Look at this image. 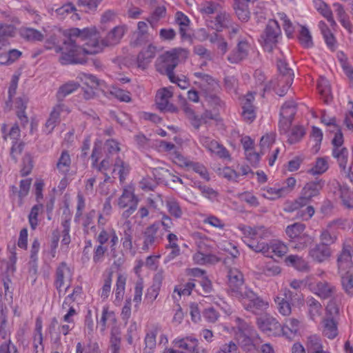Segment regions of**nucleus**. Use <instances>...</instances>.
<instances>
[{"instance_id": "1", "label": "nucleus", "mask_w": 353, "mask_h": 353, "mask_svg": "<svg viewBox=\"0 0 353 353\" xmlns=\"http://www.w3.org/2000/svg\"><path fill=\"white\" fill-rule=\"evenodd\" d=\"M126 31L124 25L115 26L99 41L95 28H72L63 42L60 61L62 64L82 63L86 54H97L105 46L119 43Z\"/></svg>"}, {"instance_id": "2", "label": "nucleus", "mask_w": 353, "mask_h": 353, "mask_svg": "<svg viewBox=\"0 0 353 353\" xmlns=\"http://www.w3.org/2000/svg\"><path fill=\"white\" fill-rule=\"evenodd\" d=\"M243 233L244 243L253 251L261 252L267 257L272 258L274 256L282 257L288 251V246L279 240L271 241L269 243L259 241L270 236V232L263 226L243 225L239 227Z\"/></svg>"}, {"instance_id": "3", "label": "nucleus", "mask_w": 353, "mask_h": 353, "mask_svg": "<svg viewBox=\"0 0 353 353\" xmlns=\"http://www.w3.org/2000/svg\"><path fill=\"white\" fill-rule=\"evenodd\" d=\"M188 51L184 48H174L161 54L157 59L155 66L157 70L166 74L171 82L174 81V69L179 61L187 59Z\"/></svg>"}, {"instance_id": "4", "label": "nucleus", "mask_w": 353, "mask_h": 353, "mask_svg": "<svg viewBox=\"0 0 353 353\" xmlns=\"http://www.w3.org/2000/svg\"><path fill=\"white\" fill-rule=\"evenodd\" d=\"M325 185V181L322 179L310 181L307 183L303 188L300 196L293 203L286 205L285 210L287 212H294L300 208L305 206L310 202L312 198L317 196Z\"/></svg>"}, {"instance_id": "5", "label": "nucleus", "mask_w": 353, "mask_h": 353, "mask_svg": "<svg viewBox=\"0 0 353 353\" xmlns=\"http://www.w3.org/2000/svg\"><path fill=\"white\" fill-rule=\"evenodd\" d=\"M236 328L234 330V336L244 351H250L253 347L254 339L258 337V334L253 327L239 317H236Z\"/></svg>"}, {"instance_id": "6", "label": "nucleus", "mask_w": 353, "mask_h": 353, "mask_svg": "<svg viewBox=\"0 0 353 353\" xmlns=\"http://www.w3.org/2000/svg\"><path fill=\"white\" fill-rule=\"evenodd\" d=\"M243 307L254 314H259L269 307L268 301L263 300L255 294L251 289L245 288L243 292L236 297Z\"/></svg>"}, {"instance_id": "7", "label": "nucleus", "mask_w": 353, "mask_h": 353, "mask_svg": "<svg viewBox=\"0 0 353 353\" xmlns=\"http://www.w3.org/2000/svg\"><path fill=\"white\" fill-rule=\"evenodd\" d=\"M73 271L66 263H61L56 269L54 285L59 296L65 294L71 285Z\"/></svg>"}, {"instance_id": "8", "label": "nucleus", "mask_w": 353, "mask_h": 353, "mask_svg": "<svg viewBox=\"0 0 353 353\" xmlns=\"http://www.w3.org/2000/svg\"><path fill=\"white\" fill-rule=\"evenodd\" d=\"M281 35L279 24L276 20H270L263 34L261 35V44L265 50L272 52L276 46Z\"/></svg>"}, {"instance_id": "9", "label": "nucleus", "mask_w": 353, "mask_h": 353, "mask_svg": "<svg viewBox=\"0 0 353 353\" xmlns=\"http://www.w3.org/2000/svg\"><path fill=\"white\" fill-rule=\"evenodd\" d=\"M296 112V106L292 101H287L282 105L279 122V128L281 133L286 134L288 132Z\"/></svg>"}, {"instance_id": "10", "label": "nucleus", "mask_w": 353, "mask_h": 353, "mask_svg": "<svg viewBox=\"0 0 353 353\" xmlns=\"http://www.w3.org/2000/svg\"><path fill=\"white\" fill-rule=\"evenodd\" d=\"M137 205L138 199L135 196L132 188L130 187L125 188L118 200L119 208H125L129 205L128 209L123 212V216H130L136 210Z\"/></svg>"}, {"instance_id": "11", "label": "nucleus", "mask_w": 353, "mask_h": 353, "mask_svg": "<svg viewBox=\"0 0 353 353\" xmlns=\"http://www.w3.org/2000/svg\"><path fill=\"white\" fill-rule=\"evenodd\" d=\"M329 188L336 196H339L344 206L353 208V191L339 181L333 180L329 183Z\"/></svg>"}, {"instance_id": "12", "label": "nucleus", "mask_w": 353, "mask_h": 353, "mask_svg": "<svg viewBox=\"0 0 353 353\" xmlns=\"http://www.w3.org/2000/svg\"><path fill=\"white\" fill-rule=\"evenodd\" d=\"M117 322L114 312L110 310L108 306H104L102 309L101 318L98 321L100 331L104 332L106 329L111 328V336H112V334L119 335L117 328Z\"/></svg>"}, {"instance_id": "13", "label": "nucleus", "mask_w": 353, "mask_h": 353, "mask_svg": "<svg viewBox=\"0 0 353 353\" xmlns=\"http://www.w3.org/2000/svg\"><path fill=\"white\" fill-rule=\"evenodd\" d=\"M119 228L121 235V243L123 248L126 252L134 256L136 253L135 249L133 247L132 238L134 229L130 221H125L120 226Z\"/></svg>"}, {"instance_id": "14", "label": "nucleus", "mask_w": 353, "mask_h": 353, "mask_svg": "<svg viewBox=\"0 0 353 353\" xmlns=\"http://www.w3.org/2000/svg\"><path fill=\"white\" fill-rule=\"evenodd\" d=\"M200 143L212 154H214L221 159H230L228 150L223 145L211 138L201 135L199 137Z\"/></svg>"}, {"instance_id": "15", "label": "nucleus", "mask_w": 353, "mask_h": 353, "mask_svg": "<svg viewBox=\"0 0 353 353\" xmlns=\"http://www.w3.org/2000/svg\"><path fill=\"white\" fill-rule=\"evenodd\" d=\"M228 285L232 295L238 297L243 292L245 288H243V275L236 268L230 269L228 272Z\"/></svg>"}, {"instance_id": "16", "label": "nucleus", "mask_w": 353, "mask_h": 353, "mask_svg": "<svg viewBox=\"0 0 353 353\" xmlns=\"http://www.w3.org/2000/svg\"><path fill=\"white\" fill-rule=\"evenodd\" d=\"M343 225V221L339 219L330 222L321 232L320 243L325 244L327 246L334 243L337 239L336 230L341 228Z\"/></svg>"}, {"instance_id": "17", "label": "nucleus", "mask_w": 353, "mask_h": 353, "mask_svg": "<svg viewBox=\"0 0 353 353\" xmlns=\"http://www.w3.org/2000/svg\"><path fill=\"white\" fill-rule=\"evenodd\" d=\"M98 243L105 245L109 243L111 250H115L119 243V236L112 227L103 228L99 230L95 236Z\"/></svg>"}, {"instance_id": "18", "label": "nucleus", "mask_w": 353, "mask_h": 353, "mask_svg": "<svg viewBox=\"0 0 353 353\" xmlns=\"http://www.w3.org/2000/svg\"><path fill=\"white\" fill-rule=\"evenodd\" d=\"M259 328L268 335H278L281 332V324L276 319L269 315H263L257 319Z\"/></svg>"}, {"instance_id": "19", "label": "nucleus", "mask_w": 353, "mask_h": 353, "mask_svg": "<svg viewBox=\"0 0 353 353\" xmlns=\"http://www.w3.org/2000/svg\"><path fill=\"white\" fill-rule=\"evenodd\" d=\"M351 250L350 245L344 244L342 250L338 254L336 263L339 274L353 270Z\"/></svg>"}, {"instance_id": "20", "label": "nucleus", "mask_w": 353, "mask_h": 353, "mask_svg": "<svg viewBox=\"0 0 353 353\" xmlns=\"http://www.w3.org/2000/svg\"><path fill=\"white\" fill-rule=\"evenodd\" d=\"M309 289L321 299L332 298L336 293V287L327 281H318L309 285Z\"/></svg>"}, {"instance_id": "21", "label": "nucleus", "mask_w": 353, "mask_h": 353, "mask_svg": "<svg viewBox=\"0 0 353 353\" xmlns=\"http://www.w3.org/2000/svg\"><path fill=\"white\" fill-rule=\"evenodd\" d=\"M193 75L196 78L194 84L206 94H210L218 88L217 82L211 76L201 72H194Z\"/></svg>"}, {"instance_id": "22", "label": "nucleus", "mask_w": 353, "mask_h": 353, "mask_svg": "<svg viewBox=\"0 0 353 353\" xmlns=\"http://www.w3.org/2000/svg\"><path fill=\"white\" fill-rule=\"evenodd\" d=\"M332 251L325 244L318 243L309 250V256L316 263H322L330 259Z\"/></svg>"}, {"instance_id": "23", "label": "nucleus", "mask_w": 353, "mask_h": 353, "mask_svg": "<svg viewBox=\"0 0 353 353\" xmlns=\"http://www.w3.org/2000/svg\"><path fill=\"white\" fill-rule=\"evenodd\" d=\"M157 48L152 44H149L143 48L137 55V65L139 68L145 69L155 57Z\"/></svg>"}, {"instance_id": "24", "label": "nucleus", "mask_w": 353, "mask_h": 353, "mask_svg": "<svg viewBox=\"0 0 353 353\" xmlns=\"http://www.w3.org/2000/svg\"><path fill=\"white\" fill-rule=\"evenodd\" d=\"M252 48L248 41H241L238 43L236 48L232 50L228 57L232 63H237L245 59Z\"/></svg>"}, {"instance_id": "25", "label": "nucleus", "mask_w": 353, "mask_h": 353, "mask_svg": "<svg viewBox=\"0 0 353 353\" xmlns=\"http://www.w3.org/2000/svg\"><path fill=\"white\" fill-rule=\"evenodd\" d=\"M320 330L323 336L333 340L339 335L338 322L333 318H323Z\"/></svg>"}, {"instance_id": "26", "label": "nucleus", "mask_w": 353, "mask_h": 353, "mask_svg": "<svg viewBox=\"0 0 353 353\" xmlns=\"http://www.w3.org/2000/svg\"><path fill=\"white\" fill-rule=\"evenodd\" d=\"M254 100V96L252 92L248 93L241 100L242 117L248 122H252L256 118L255 109L252 104Z\"/></svg>"}, {"instance_id": "27", "label": "nucleus", "mask_w": 353, "mask_h": 353, "mask_svg": "<svg viewBox=\"0 0 353 353\" xmlns=\"http://www.w3.org/2000/svg\"><path fill=\"white\" fill-rule=\"evenodd\" d=\"M284 297L276 296L274 301L277 305L279 312L283 316H289L292 312L291 305L289 301L293 300V293L288 289L283 290Z\"/></svg>"}, {"instance_id": "28", "label": "nucleus", "mask_w": 353, "mask_h": 353, "mask_svg": "<svg viewBox=\"0 0 353 353\" xmlns=\"http://www.w3.org/2000/svg\"><path fill=\"white\" fill-rule=\"evenodd\" d=\"M301 326V321L296 318H289L285 320L283 326L281 325V332L286 338L292 339L299 333Z\"/></svg>"}, {"instance_id": "29", "label": "nucleus", "mask_w": 353, "mask_h": 353, "mask_svg": "<svg viewBox=\"0 0 353 353\" xmlns=\"http://www.w3.org/2000/svg\"><path fill=\"white\" fill-rule=\"evenodd\" d=\"M306 305L307 307V316L314 322H316L323 314V307L321 303L313 296H308L306 299Z\"/></svg>"}, {"instance_id": "30", "label": "nucleus", "mask_w": 353, "mask_h": 353, "mask_svg": "<svg viewBox=\"0 0 353 353\" xmlns=\"http://www.w3.org/2000/svg\"><path fill=\"white\" fill-rule=\"evenodd\" d=\"M175 347L185 350L188 352H194L198 347V340L192 336H187L185 338H176L173 341Z\"/></svg>"}, {"instance_id": "31", "label": "nucleus", "mask_w": 353, "mask_h": 353, "mask_svg": "<svg viewBox=\"0 0 353 353\" xmlns=\"http://www.w3.org/2000/svg\"><path fill=\"white\" fill-rule=\"evenodd\" d=\"M71 157L69 152L63 150L59 157L57 164L56 170L61 175H68L71 168Z\"/></svg>"}, {"instance_id": "32", "label": "nucleus", "mask_w": 353, "mask_h": 353, "mask_svg": "<svg viewBox=\"0 0 353 353\" xmlns=\"http://www.w3.org/2000/svg\"><path fill=\"white\" fill-rule=\"evenodd\" d=\"M172 88H163L159 90L156 95V103L158 108L161 110H167L170 105L169 100L172 97Z\"/></svg>"}, {"instance_id": "33", "label": "nucleus", "mask_w": 353, "mask_h": 353, "mask_svg": "<svg viewBox=\"0 0 353 353\" xmlns=\"http://www.w3.org/2000/svg\"><path fill=\"white\" fill-rule=\"evenodd\" d=\"M314 8L330 23L332 27H335L336 23L334 19L332 11L323 0H313Z\"/></svg>"}, {"instance_id": "34", "label": "nucleus", "mask_w": 353, "mask_h": 353, "mask_svg": "<svg viewBox=\"0 0 353 353\" xmlns=\"http://www.w3.org/2000/svg\"><path fill=\"white\" fill-rule=\"evenodd\" d=\"M285 189L276 184L274 186H265L261 189V196L268 200H276L285 196Z\"/></svg>"}, {"instance_id": "35", "label": "nucleus", "mask_w": 353, "mask_h": 353, "mask_svg": "<svg viewBox=\"0 0 353 353\" xmlns=\"http://www.w3.org/2000/svg\"><path fill=\"white\" fill-rule=\"evenodd\" d=\"M159 230V225L157 223H154L148 226L144 232V240L142 247V250L147 251L149 248L153 245L157 239V233Z\"/></svg>"}, {"instance_id": "36", "label": "nucleus", "mask_w": 353, "mask_h": 353, "mask_svg": "<svg viewBox=\"0 0 353 353\" xmlns=\"http://www.w3.org/2000/svg\"><path fill=\"white\" fill-rule=\"evenodd\" d=\"M175 22L179 26V32L182 39H187L189 37L188 33L190 20L182 12L178 11L175 14Z\"/></svg>"}, {"instance_id": "37", "label": "nucleus", "mask_w": 353, "mask_h": 353, "mask_svg": "<svg viewBox=\"0 0 353 353\" xmlns=\"http://www.w3.org/2000/svg\"><path fill=\"white\" fill-rule=\"evenodd\" d=\"M113 165L112 174L114 175H117L119 178L120 182L123 183L125 179V176L130 172V165L119 157L115 159Z\"/></svg>"}, {"instance_id": "38", "label": "nucleus", "mask_w": 353, "mask_h": 353, "mask_svg": "<svg viewBox=\"0 0 353 353\" xmlns=\"http://www.w3.org/2000/svg\"><path fill=\"white\" fill-rule=\"evenodd\" d=\"M100 155V150L99 148L97 147L95 145L92 153V165L93 167L96 168L100 172H104L106 171L108 169H109L112 165V161L110 159V157L108 156L105 159H104L99 165H97V163L99 160Z\"/></svg>"}, {"instance_id": "39", "label": "nucleus", "mask_w": 353, "mask_h": 353, "mask_svg": "<svg viewBox=\"0 0 353 353\" xmlns=\"http://www.w3.org/2000/svg\"><path fill=\"white\" fill-rule=\"evenodd\" d=\"M329 168L327 157H319L315 161L314 165L307 170V173L311 175H320L325 173Z\"/></svg>"}, {"instance_id": "40", "label": "nucleus", "mask_w": 353, "mask_h": 353, "mask_svg": "<svg viewBox=\"0 0 353 353\" xmlns=\"http://www.w3.org/2000/svg\"><path fill=\"white\" fill-rule=\"evenodd\" d=\"M305 346L307 353H316L323 350L322 340L317 334H311L307 336Z\"/></svg>"}, {"instance_id": "41", "label": "nucleus", "mask_w": 353, "mask_h": 353, "mask_svg": "<svg viewBox=\"0 0 353 353\" xmlns=\"http://www.w3.org/2000/svg\"><path fill=\"white\" fill-rule=\"evenodd\" d=\"M286 264L292 266L299 271H308L309 265L307 262L297 255H289L285 259Z\"/></svg>"}, {"instance_id": "42", "label": "nucleus", "mask_w": 353, "mask_h": 353, "mask_svg": "<svg viewBox=\"0 0 353 353\" xmlns=\"http://www.w3.org/2000/svg\"><path fill=\"white\" fill-rule=\"evenodd\" d=\"M76 12L77 9L74 5L72 3H65L56 10L57 14L61 19H64L69 14H72L71 18L72 20H79L80 17Z\"/></svg>"}, {"instance_id": "43", "label": "nucleus", "mask_w": 353, "mask_h": 353, "mask_svg": "<svg viewBox=\"0 0 353 353\" xmlns=\"http://www.w3.org/2000/svg\"><path fill=\"white\" fill-rule=\"evenodd\" d=\"M231 25L232 19L230 15L225 12H222L216 17L214 28L216 31H221L224 28H229Z\"/></svg>"}, {"instance_id": "44", "label": "nucleus", "mask_w": 353, "mask_h": 353, "mask_svg": "<svg viewBox=\"0 0 353 353\" xmlns=\"http://www.w3.org/2000/svg\"><path fill=\"white\" fill-rule=\"evenodd\" d=\"M194 287L195 284L193 281H189L183 286H176L172 294L173 299L175 301H179L182 296H189Z\"/></svg>"}, {"instance_id": "45", "label": "nucleus", "mask_w": 353, "mask_h": 353, "mask_svg": "<svg viewBox=\"0 0 353 353\" xmlns=\"http://www.w3.org/2000/svg\"><path fill=\"white\" fill-rule=\"evenodd\" d=\"M193 261L199 265L214 264L219 261V259L214 254H205L197 252L193 255Z\"/></svg>"}, {"instance_id": "46", "label": "nucleus", "mask_w": 353, "mask_h": 353, "mask_svg": "<svg viewBox=\"0 0 353 353\" xmlns=\"http://www.w3.org/2000/svg\"><path fill=\"white\" fill-rule=\"evenodd\" d=\"M21 36L30 41H41L44 35L39 30L32 28H23L20 30Z\"/></svg>"}, {"instance_id": "47", "label": "nucleus", "mask_w": 353, "mask_h": 353, "mask_svg": "<svg viewBox=\"0 0 353 353\" xmlns=\"http://www.w3.org/2000/svg\"><path fill=\"white\" fill-rule=\"evenodd\" d=\"M127 277L123 274H119L116 282L115 293V302L119 303L123 299L126 283Z\"/></svg>"}, {"instance_id": "48", "label": "nucleus", "mask_w": 353, "mask_h": 353, "mask_svg": "<svg viewBox=\"0 0 353 353\" xmlns=\"http://www.w3.org/2000/svg\"><path fill=\"white\" fill-rule=\"evenodd\" d=\"M79 87V84L74 81H69L61 85L57 93V97L59 101L63 100L64 97L76 91Z\"/></svg>"}, {"instance_id": "49", "label": "nucleus", "mask_w": 353, "mask_h": 353, "mask_svg": "<svg viewBox=\"0 0 353 353\" xmlns=\"http://www.w3.org/2000/svg\"><path fill=\"white\" fill-rule=\"evenodd\" d=\"M305 230V224L301 223H294L292 225L287 226L285 229V233L288 238L290 239V241H292V240L299 237L302 234H303Z\"/></svg>"}, {"instance_id": "50", "label": "nucleus", "mask_w": 353, "mask_h": 353, "mask_svg": "<svg viewBox=\"0 0 353 353\" xmlns=\"http://www.w3.org/2000/svg\"><path fill=\"white\" fill-rule=\"evenodd\" d=\"M28 99L26 96L18 97L15 102V106L18 109L17 116L21 120L22 123H26L28 122V117L25 114V110L27 108V103Z\"/></svg>"}, {"instance_id": "51", "label": "nucleus", "mask_w": 353, "mask_h": 353, "mask_svg": "<svg viewBox=\"0 0 353 353\" xmlns=\"http://www.w3.org/2000/svg\"><path fill=\"white\" fill-rule=\"evenodd\" d=\"M312 238L306 233L302 234L297 238L290 241L292 247L296 250H304L309 244L312 242Z\"/></svg>"}, {"instance_id": "52", "label": "nucleus", "mask_w": 353, "mask_h": 353, "mask_svg": "<svg viewBox=\"0 0 353 353\" xmlns=\"http://www.w3.org/2000/svg\"><path fill=\"white\" fill-rule=\"evenodd\" d=\"M333 7L341 25L345 29L350 30L351 24L343 6L339 3H333Z\"/></svg>"}, {"instance_id": "53", "label": "nucleus", "mask_w": 353, "mask_h": 353, "mask_svg": "<svg viewBox=\"0 0 353 353\" xmlns=\"http://www.w3.org/2000/svg\"><path fill=\"white\" fill-rule=\"evenodd\" d=\"M323 137L322 130L317 127L313 126L310 134V141L313 143L312 149L314 152L316 153L320 150Z\"/></svg>"}, {"instance_id": "54", "label": "nucleus", "mask_w": 353, "mask_h": 353, "mask_svg": "<svg viewBox=\"0 0 353 353\" xmlns=\"http://www.w3.org/2000/svg\"><path fill=\"white\" fill-rule=\"evenodd\" d=\"M210 41L216 46L219 52L221 54H225L228 50L227 41L221 35L217 33L211 34Z\"/></svg>"}, {"instance_id": "55", "label": "nucleus", "mask_w": 353, "mask_h": 353, "mask_svg": "<svg viewBox=\"0 0 353 353\" xmlns=\"http://www.w3.org/2000/svg\"><path fill=\"white\" fill-rule=\"evenodd\" d=\"M110 94L122 102H130L131 101L130 93L128 91L122 90L115 85H110L108 88Z\"/></svg>"}, {"instance_id": "56", "label": "nucleus", "mask_w": 353, "mask_h": 353, "mask_svg": "<svg viewBox=\"0 0 353 353\" xmlns=\"http://www.w3.org/2000/svg\"><path fill=\"white\" fill-rule=\"evenodd\" d=\"M166 207L168 212L176 219L181 218L183 215L182 209L179 202L174 198H169L166 200Z\"/></svg>"}, {"instance_id": "57", "label": "nucleus", "mask_w": 353, "mask_h": 353, "mask_svg": "<svg viewBox=\"0 0 353 353\" xmlns=\"http://www.w3.org/2000/svg\"><path fill=\"white\" fill-rule=\"evenodd\" d=\"M341 276V285L345 292L348 294H353V274L352 271L339 274Z\"/></svg>"}, {"instance_id": "58", "label": "nucleus", "mask_w": 353, "mask_h": 353, "mask_svg": "<svg viewBox=\"0 0 353 353\" xmlns=\"http://www.w3.org/2000/svg\"><path fill=\"white\" fill-rule=\"evenodd\" d=\"M70 112V108L66 104L59 103L52 108L50 114H54V116L57 117V119L61 121L62 119H64Z\"/></svg>"}, {"instance_id": "59", "label": "nucleus", "mask_w": 353, "mask_h": 353, "mask_svg": "<svg viewBox=\"0 0 353 353\" xmlns=\"http://www.w3.org/2000/svg\"><path fill=\"white\" fill-rule=\"evenodd\" d=\"M219 4L213 1H204L199 5L198 10L203 16H208L218 10Z\"/></svg>"}, {"instance_id": "60", "label": "nucleus", "mask_w": 353, "mask_h": 353, "mask_svg": "<svg viewBox=\"0 0 353 353\" xmlns=\"http://www.w3.org/2000/svg\"><path fill=\"white\" fill-rule=\"evenodd\" d=\"M301 44L305 48H310L313 46L312 37L307 28L301 26L299 35Z\"/></svg>"}, {"instance_id": "61", "label": "nucleus", "mask_w": 353, "mask_h": 353, "mask_svg": "<svg viewBox=\"0 0 353 353\" xmlns=\"http://www.w3.org/2000/svg\"><path fill=\"white\" fill-rule=\"evenodd\" d=\"M6 125H3L1 128V130L3 132V138L5 141H8V139L12 141V143L14 144V142H19V139L20 138V130L19 127L17 125H13L9 133L6 132Z\"/></svg>"}, {"instance_id": "62", "label": "nucleus", "mask_w": 353, "mask_h": 353, "mask_svg": "<svg viewBox=\"0 0 353 353\" xmlns=\"http://www.w3.org/2000/svg\"><path fill=\"white\" fill-rule=\"evenodd\" d=\"M76 353H100V351L97 343L84 344L79 342L77 344Z\"/></svg>"}, {"instance_id": "63", "label": "nucleus", "mask_w": 353, "mask_h": 353, "mask_svg": "<svg viewBox=\"0 0 353 353\" xmlns=\"http://www.w3.org/2000/svg\"><path fill=\"white\" fill-rule=\"evenodd\" d=\"M234 9L237 17L241 21H247L250 19V13L247 4L238 1L235 3Z\"/></svg>"}, {"instance_id": "64", "label": "nucleus", "mask_w": 353, "mask_h": 353, "mask_svg": "<svg viewBox=\"0 0 353 353\" xmlns=\"http://www.w3.org/2000/svg\"><path fill=\"white\" fill-rule=\"evenodd\" d=\"M317 88L319 93L326 98L325 101L327 103L331 99V91L328 81L325 78H320L317 83Z\"/></svg>"}]
</instances>
